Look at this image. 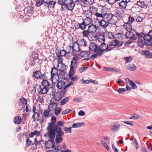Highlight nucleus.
Here are the masks:
<instances>
[{"mask_svg": "<svg viewBox=\"0 0 152 152\" xmlns=\"http://www.w3.org/2000/svg\"><path fill=\"white\" fill-rule=\"evenodd\" d=\"M56 4V2L55 1H49L48 3V4L49 6H52V7L54 8V6L55 5V4Z\"/></svg>", "mask_w": 152, "mask_h": 152, "instance_id": "nucleus-62", "label": "nucleus"}, {"mask_svg": "<svg viewBox=\"0 0 152 152\" xmlns=\"http://www.w3.org/2000/svg\"><path fill=\"white\" fill-rule=\"evenodd\" d=\"M54 144V140L53 139H51L45 142V146L47 148H54L55 146Z\"/></svg>", "mask_w": 152, "mask_h": 152, "instance_id": "nucleus-8", "label": "nucleus"}, {"mask_svg": "<svg viewBox=\"0 0 152 152\" xmlns=\"http://www.w3.org/2000/svg\"><path fill=\"white\" fill-rule=\"evenodd\" d=\"M129 84L132 86L133 89H135L137 88L136 85L132 80L130 81V83H129Z\"/></svg>", "mask_w": 152, "mask_h": 152, "instance_id": "nucleus-60", "label": "nucleus"}, {"mask_svg": "<svg viewBox=\"0 0 152 152\" xmlns=\"http://www.w3.org/2000/svg\"><path fill=\"white\" fill-rule=\"evenodd\" d=\"M14 122L15 124H19L21 122V119L20 116H16L14 118Z\"/></svg>", "mask_w": 152, "mask_h": 152, "instance_id": "nucleus-25", "label": "nucleus"}, {"mask_svg": "<svg viewBox=\"0 0 152 152\" xmlns=\"http://www.w3.org/2000/svg\"><path fill=\"white\" fill-rule=\"evenodd\" d=\"M74 71H69V78L72 81H75L77 80V76L72 77L74 75Z\"/></svg>", "mask_w": 152, "mask_h": 152, "instance_id": "nucleus-22", "label": "nucleus"}, {"mask_svg": "<svg viewBox=\"0 0 152 152\" xmlns=\"http://www.w3.org/2000/svg\"><path fill=\"white\" fill-rule=\"evenodd\" d=\"M41 86L37 84L35 85L34 87V90L35 93H37L38 94H39Z\"/></svg>", "mask_w": 152, "mask_h": 152, "instance_id": "nucleus-29", "label": "nucleus"}, {"mask_svg": "<svg viewBox=\"0 0 152 152\" xmlns=\"http://www.w3.org/2000/svg\"><path fill=\"white\" fill-rule=\"evenodd\" d=\"M58 69L54 66L52 68L51 71L50 73L51 74V79L52 80V82L53 83H55V81H53V77L55 75H57L58 74Z\"/></svg>", "mask_w": 152, "mask_h": 152, "instance_id": "nucleus-11", "label": "nucleus"}, {"mask_svg": "<svg viewBox=\"0 0 152 152\" xmlns=\"http://www.w3.org/2000/svg\"><path fill=\"white\" fill-rule=\"evenodd\" d=\"M145 34L143 33V32H142L141 33L136 32L135 36L137 37V39H138V38H140V39H143V36Z\"/></svg>", "mask_w": 152, "mask_h": 152, "instance_id": "nucleus-44", "label": "nucleus"}, {"mask_svg": "<svg viewBox=\"0 0 152 152\" xmlns=\"http://www.w3.org/2000/svg\"><path fill=\"white\" fill-rule=\"evenodd\" d=\"M33 75L34 77L37 79H39L40 78L41 72L39 71H36L33 72Z\"/></svg>", "mask_w": 152, "mask_h": 152, "instance_id": "nucleus-31", "label": "nucleus"}, {"mask_svg": "<svg viewBox=\"0 0 152 152\" xmlns=\"http://www.w3.org/2000/svg\"><path fill=\"white\" fill-rule=\"evenodd\" d=\"M127 3L125 1L122 0L119 4V7L121 8L122 10L125 9L127 6Z\"/></svg>", "mask_w": 152, "mask_h": 152, "instance_id": "nucleus-23", "label": "nucleus"}, {"mask_svg": "<svg viewBox=\"0 0 152 152\" xmlns=\"http://www.w3.org/2000/svg\"><path fill=\"white\" fill-rule=\"evenodd\" d=\"M91 13L90 11H87L86 14V18L83 19V21L87 26L91 24L92 22V19L89 17L91 16Z\"/></svg>", "mask_w": 152, "mask_h": 152, "instance_id": "nucleus-4", "label": "nucleus"}, {"mask_svg": "<svg viewBox=\"0 0 152 152\" xmlns=\"http://www.w3.org/2000/svg\"><path fill=\"white\" fill-rule=\"evenodd\" d=\"M78 24L79 26L77 27V28H76L77 29L80 28L82 30H84L86 28V26H87L83 21L82 23H79Z\"/></svg>", "mask_w": 152, "mask_h": 152, "instance_id": "nucleus-30", "label": "nucleus"}, {"mask_svg": "<svg viewBox=\"0 0 152 152\" xmlns=\"http://www.w3.org/2000/svg\"><path fill=\"white\" fill-rule=\"evenodd\" d=\"M48 91H49V90H51L52 94H55L56 91V90L55 88L54 87H53L52 85H51V86L48 88Z\"/></svg>", "mask_w": 152, "mask_h": 152, "instance_id": "nucleus-56", "label": "nucleus"}, {"mask_svg": "<svg viewBox=\"0 0 152 152\" xmlns=\"http://www.w3.org/2000/svg\"><path fill=\"white\" fill-rule=\"evenodd\" d=\"M66 91V90H64L62 92H56V95L53 96V98L54 99L55 101H59L63 97Z\"/></svg>", "mask_w": 152, "mask_h": 152, "instance_id": "nucleus-7", "label": "nucleus"}, {"mask_svg": "<svg viewBox=\"0 0 152 152\" xmlns=\"http://www.w3.org/2000/svg\"><path fill=\"white\" fill-rule=\"evenodd\" d=\"M58 3L61 5V10H63L64 8L66 7V6L63 4V1L62 0H58Z\"/></svg>", "mask_w": 152, "mask_h": 152, "instance_id": "nucleus-43", "label": "nucleus"}, {"mask_svg": "<svg viewBox=\"0 0 152 152\" xmlns=\"http://www.w3.org/2000/svg\"><path fill=\"white\" fill-rule=\"evenodd\" d=\"M96 54H93L91 56V59L94 58H96L97 56H100L102 54L101 52H100L99 51H98L97 52H96Z\"/></svg>", "mask_w": 152, "mask_h": 152, "instance_id": "nucleus-38", "label": "nucleus"}, {"mask_svg": "<svg viewBox=\"0 0 152 152\" xmlns=\"http://www.w3.org/2000/svg\"><path fill=\"white\" fill-rule=\"evenodd\" d=\"M48 91V89L47 88H45L44 87H43V88H42V87L41 86L40 89V90L39 94L41 93L42 94H45L47 93Z\"/></svg>", "mask_w": 152, "mask_h": 152, "instance_id": "nucleus-36", "label": "nucleus"}, {"mask_svg": "<svg viewBox=\"0 0 152 152\" xmlns=\"http://www.w3.org/2000/svg\"><path fill=\"white\" fill-rule=\"evenodd\" d=\"M98 41L101 43L104 42L105 40V37L104 35L102 34L99 35L97 37Z\"/></svg>", "mask_w": 152, "mask_h": 152, "instance_id": "nucleus-24", "label": "nucleus"}, {"mask_svg": "<svg viewBox=\"0 0 152 152\" xmlns=\"http://www.w3.org/2000/svg\"><path fill=\"white\" fill-rule=\"evenodd\" d=\"M142 55L145 56V58H152V54L148 50H143L141 52Z\"/></svg>", "mask_w": 152, "mask_h": 152, "instance_id": "nucleus-13", "label": "nucleus"}, {"mask_svg": "<svg viewBox=\"0 0 152 152\" xmlns=\"http://www.w3.org/2000/svg\"><path fill=\"white\" fill-rule=\"evenodd\" d=\"M90 33L89 32L88 29L87 30H83L82 32V34L83 35V36L84 37H88L89 34Z\"/></svg>", "mask_w": 152, "mask_h": 152, "instance_id": "nucleus-52", "label": "nucleus"}, {"mask_svg": "<svg viewBox=\"0 0 152 152\" xmlns=\"http://www.w3.org/2000/svg\"><path fill=\"white\" fill-rule=\"evenodd\" d=\"M120 128V125L118 122H116L113 124L111 130L114 132H115L118 130Z\"/></svg>", "mask_w": 152, "mask_h": 152, "instance_id": "nucleus-15", "label": "nucleus"}, {"mask_svg": "<svg viewBox=\"0 0 152 152\" xmlns=\"http://www.w3.org/2000/svg\"><path fill=\"white\" fill-rule=\"evenodd\" d=\"M66 52L65 50L64 49L59 50L58 51L57 53H56L57 55L60 56H65L66 54Z\"/></svg>", "mask_w": 152, "mask_h": 152, "instance_id": "nucleus-28", "label": "nucleus"}, {"mask_svg": "<svg viewBox=\"0 0 152 152\" xmlns=\"http://www.w3.org/2000/svg\"><path fill=\"white\" fill-rule=\"evenodd\" d=\"M47 77L46 75L45 72H44V73L42 74L41 73V75H40V78L42 79L43 80H45V79H47Z\"/></svg>", "mask_w": 152, "mask_h": 152, "instance_id": "nucleus-59", "label": "nucleus"}, {"mask_svg": "<svg viewBox=\"0 0 152 152\" xmlns=\"http://www.w3.org/2000/svg\"><path fill=\"white\" fill-rule=\"evenodd\" d=\"M120 42V41L117 39L113 40L109 42V45L110 46L120 47L122 45V44H121Z\"/></svg>", "mask_w": 152, "mask_h": 152, "instance_id": "nucleus-12", "label": "nucleus"}, {"mask_svg": "<svg viewBox=\"0 0 152 152\" xmlns=\"http://www.w3.org/2000/svg\"><path fill=\"white\" fill-rule=\"evenodd\" d=\"M51 110L48 109V110H46L44 111V115L45 117L47 118L49 117V114L50 113V112Z\"/></svg>", "mask_w": 152, "mask_h": 152, "instance_id": "nucleus-42", "label": "nucleus"}, {"mask_svg": "<svg viewBox=\"0 0 152 152\" xmlns=\"http://www.w3.org/2000/svg\"><path fill=\"white\" fill-rule=\"evenodd\" d=\"M60 65L61 66L59 68L60 71H65L66 68V66L63 63H60Z\"/></svg>", "mask_w": 152, "mask_h": 152, "instance_id": "nucleus-47", "label": "nucleus"}, {"mask_svg": "<svg viewBox=\"0 0 152 152\" xmlns=\"http://www.w3.org/2000/svg\"><path fill=\"white\" fill-rule=\"evenodd\" d=\"M126 38L134 40L137 39V37L131 31H128L126 33Z\"/></svg>", "mask_w": 152, "mask_h": 152, "instance_id": "nucleus-6", "label": "nucleus"}, {"mask_svg": "<svg viewBox=\"0 0 152 152\" xmlns=\"http://www.w3.org/2000/svg\"><path fill=\"white\" fill-rule=\"evenodd\" d=\"M34 1L36 3V6L38 7H40L43 4L45 3L44 0H35Z\"/></svg>", "mask_w": 152, "mask_h": 152, "instance_id": "nucleus-39", "label": "nucleus"}, {"mask_svg": "<svg viewBox=\"0 0 152 152\" xmlns=\"http://www.w3.org/2000/svg\"><path fill=\"white\" fill-rule=\"evenodd\" d=\"M123 12V11H122V12L118 10L116 11L115 13V15L116 17L118 18L121 19L124 16Z\"/></svg>", "mask_w": 152, "mask_h": 152, "instance_id": "nucleus-26", "label": "nucleus"}, {"mask_svg": "<svg viewBox=\"0 0 152 152\" xmlns=\"http://www.w3.org/2000/svg\"><path fill=\"white\" fill-rule=\"evenodd\" d=\"M42 85L43 86V87H44L48 89L52 85L51 84H49L48 81L46 79H45V80L42 81Z\"/></svg>", "mask_w": 152, "mask_h": 152, "instance_id": "nucleus-19", "label": "nucleus"}, {"mask_svg": "<svg viewBox=\"0 0 152 152\" xmlns=\"http://www.w3.org/2000/svg\"><path fill=\"white\" fill-rule=\"evenodd\" d=\"M97 27L96 25L91 24L88 26V30L90 33H94L97 29Z\"/></svg>", "mask_w": 152, "mask_h": 152, "instance_id": "nucleus-17", "label": "nucleus"}, {"mask_svg": "<svg viewBox=\"0 0 152 152\" xmlns=\"http://www.w3.org/2000/svg\"><path fill=\"white\" fill-rule=\"evenodd\" d=\"M77 57L76 56H74L73 57L72 60L71 61V64L70 66V69L69 71H74V70L76 69L77 68Z\"/></svg>", "mask_w": 152, "mask_h": 152, "instance_id": "nucleus-3", "label": "nucleus"}, {"mask_svg": "<svg viewBox=\"0 0 152 152\" xmlns=\"http://www.w3.org/2000/svg\"><path fill=\"white\" fill-rule=\"evenodd\" d=\"M65 83L63 80H60L56 84L57 87L59 89H62L64 88Z\"/></svg>", "mask_w": 152, "mask_h": 152, "instance_id": "nucleus-18", "label": "nucleus"}, {"mask_svg": "<svg viewBox=\"0 0 152 152\" xmlns=\"http://www.w3.org/2000/svg\"><path fill=\"white\" fill-rule=\"evenodd\" d=\"M137 5L142 8L145 7L146 6V5L145 4L144 1H138L137 2Z\"/></svg>", "mask_w": 152, "mask_h": 152, "instance_id": "nucleus-41", "label": "nucleus"}, {"mask_svg": "<svg viewBox=\"0 0 152 152\" xmlns=\"http://www.w3.org/2000/svg\"><path fill=\"white\" fill-rule=\"evenodd\" d=\"M124 59L125 60V63H126L131 62L132 60V58L131 56L126 57Z\"/></svg>", "mask_w": 152, "mask_h": 152, "instance_id": "nucleus-50", "label": "nucleus"}, {"mask_svg": "<svg viewBox=\"0 0 152 152\" xmlns=\"http://www.w3.org/2000/svg\"><path fill=\"white\" fill-rule=\"evenodd\" d=\"M139 40L138 41V46L140 48H142L145 45L148 46H149V43L146 42L143 39H142L138 38Z\"/></svg>", "mask_w": 152, "mask_h": 152, "instance_id": "nucleus-14", "label": "nucleus"}, {"mask_svg": "<svg viewBox=\"0 0 152 152\" xmlns=\"http://www.w3.org/2000/svg\"><path fill=\"white\" fill-rule=\"evenodd\" d=\"M54 110H55L54 113L55 115H57L60 113V111H61V108L60 107H56Z\"/></svg>", "mask_w": 152, "mask_h": 152, "instance_id": "nucleus-51", "label": "nucleus"}, {"mask_svg": "<svg viewBox=\"0 0 152 152\" xmlns=\"http://www.w3.org/2000/svg\"><path fill=\"white\" fill-rule=\"evenodd\" d=\"M58 76L61 79H65V71H60Z\"/></svg>", "mask_w": 152, "mask_h": 152, "instance_id": "nucleus-34", "label": "nucleus"}, {"mask_svg": "<svg viewBox=\"0 0 152 152\" xmlns=\"http://www.w3.org/2000/svg\"><path fill=\"white\" fill-rule=\"evenodd\" d=\"M100 25L103 28L107 27L109 24V22L106 21L104 19H102L100 21Z\"/></svg>", "mask_w": 152, "mask_h": 152, "instance_id": "nucleus-21", "label": "nucleus"}, {"mask_svg": "<svg viewBox=\"0 0 152 152\" xmlns=\"http://www.w3.org/2000/svg\"><path fill=\"white\" fill-rule=\"evenodd\" d=\"M75 4L72 1L70 2V3L66 5V8L68 10L72 11L75 7Z\"/></svg>", "mask_w": 152, "mask_h": 152, "instance_id": "nucleus-20", "label": "nucleus"}, {"mask_svg": "<svg viewBox=\"0 0 152 152\" xmlns=\"http://www.w3.org/2000/svg\"><path fill=\"white\" fill-rule=\"evenodd\" d=\"M80 45L77 42H75L73 44L72 46H69V48L71 50H72V52L74 51L75 52H77L80 50Z\"/></svg>", "mask_w": 152, "mask_h": 152, "instance_id": "nucleus-5", "label": "nucleus"}, {"mask_svg": "<svg viewBox=\"0 0 152 152\" xmlns=\"http://www.w3.org/2000/svg\"><path fill=\"white\" fill-rule=\"evenodd\" d=\"M124 27L128 31H131L132 28V25H130L127 23H125V25H124Z\"/></svg>", "mask_w": 152, "mask_h": 152, "instance_id": "nucleus-33", "label": "nucleus"}, {"mask_svg": "<svg viewBox=\"0 0 152 152\" xmlns=\"http://www.w3.org/2000/svg\"><path fill=\"white\" fill-rule=\"evenodd\" d=\"M36 110V107L35 106H34L33 107L32 111L34 113L32 115V117L33 118V121H36V118L35 117V116L36 115V113H37V112H35Z\"/></svg>", "mask_w": 152, "mask_h": 152, "instance_id": "nucleus-46", "label": "nucleus"}, {"mask_svg": "<svg viewBox=\"0 0 152 152\" xmlns=\"http://www.w3.org/2000/svg\"><path fill=\"white\" fill-rule=\"evenodd\" d=\"M54 152H64V151L61 150V149L57 148L56 146V145L54 147Z\"/></svg>", "mask_w": 152, "mask_h": 152, "instance_id": "nucleus-63", "label": "nucleus"}, {"mask_svg": "<svg viewBox=\"0 0 152 152\" xmlns=\"http://www.w3.org/2000/svg\"><path fill=\"white\" fill-rule=\"evenodd\" d=\"M89 50L91 51H94V52L98 51V46L97 44L93 42H91L89 47Z\"/></svg>", "mask_w": 152, "mask_h": 152, "instance_id": "nucleus-9", "label": "nucleus"}, {"mask_svg": "<svg viewBox=\"0 0 152 152\" xmlns=\"http://www.w3.org/2000/svg\"><path fill=\"white\" fill-rule=\"evenodd\" d=\"M35 58L33 59V60H31L29 62V64L31 66H34L35 65V61L36 60H39L38 59V56L37 54H35Z\"/></svg>", "mask_w": 152, "mask_h": 152, "instance_id": "nucleus-27", "label": "nucleus"}, {"mask_svg": "<svg viewBox=\"0 0 152 152\" xmlns=\"http://www.w3.org/2000/svg\"><path fill=\"white\" fill-rule=\"evenodd\" d=\"M101 143V144L107 150H108L109 149V147L107 145V143L103 140H101L100 141Z\"/></svg>", "mask_w": 152, "mask_h": 152, "instance_id": "nucleus-48", "label": "nucleus"}, {"mask_svg": "<svg viewBox=\"0 0 152 152\" xmlns=\"http://www.w3.org/2000/svg\"><path fill=\"white\" fill-rule=\"evenodd\" d=\"M68 97H66L62 99L60 102V105L62 106L65 104L68 101Z\"/></svg>", "mask_w": 152, "mask_h": 152, "instance_id": "nucleus-45", "label": "nucleus"}, {"mask_svg": "<svg viewBox=\"0 0 152 152\" xmlns=\"http://www.w3.org/2000/svg\"><path fill=\"white\" fill-rule=\"evenodd\" d=\"M143 39L145 41L151 42L152 40V30L150 31L148 34H145L143 36Z\"/></svg>", "mask_w": 152, "mask_h": 152, "instance_id": "nucleus-10", "label": "nucleus"}, {"mask_svg": "<svg viewBox=\"0 0 152 152\" xmlns=\"http://www.w3.org/2000/svg\"><path fill=\"white\" fill-rule=\"evenodd\" d=\"M140 117V116L138 114H134L129 118L131 119H139Z\"/></svg>", "mask_w": 152, "mask_h": 152, "instance_id": "nucleus-54", "label": "nucleus"}, {"mask_svg": "<svg viewBox=\"0 0 152 152\" xmlns=\"http://www.w3.org/2000/svg\"><path fill=\"white\" fill-rule=\"evenodd\" d=\"M113 49L112 48H109L108 44L104 42L101 43V44L99 46L98 48V51L101 52L102 54L103 52L105 50L108 51L112 50Z\"/></svg>", "mask_w": 152, "mask_h": 152, "instance_id": "nucleus-2", "label": "nucleus"}, {"mask_svg": "<svg viewBox=\"0 0 152 152\" xmlns=\"http://www.w3.org/2000/svg\"><path fill=\"white\" fill-rule=\"evenodd\" d=\"M125 91V89L123 88H119L118 90V92L121 94H123Z\"/></svg>", "mask_w": 152, "mask_h": 152, "instance_id": "nucleus-64", "label": "nucleus"}, {"mask_svg": "<svg viewBox=\"0 0 152 152\" xmlns=\"http://www.w3.org/2000/svg\"><path fill=\"white\" fill-rule=\"evenodd\" d=\"M137 68L136 66L134 64L133 65H130L127 67V69L130 71H134Z\"/></svg>", "mask_w": 152, "mask_h": 152, "instance_id": "nucleus-40", "label": "nucleus"}, {"mask_svg": "<svg viewBox=\"0 0 152 152\" xmlns=\"http://www.w3.org/2000/svg\"><path fill=\"white\" fill-rule=\"evenodd\" d=\"M134 20V18L133 17H132L131 16H130L129 17L128 22L127 23L129 24L130 25H132V23Z\"/></svg>", "mask_w": 152, "mask_h": 152, "instance_id": "nucleus-55", "label": "nucleus"}, {"mask_svg": "<svg viewBox=\"0 0 152 152\" xmlns=\"http://www.w3.org/2000/svg\"><path fill=\"white\" fill-rule=\"evenodd\" d=\"M71 128L72 127H69V128L65 127L64 128V130L67 133H71L72 132Z\"/></svg>", "mask_w": 152, "mask_h": 152, "instance_id": "nucleus-57", "label": "nucleus"}, {"mask_svg": "<svg viewBox=\"0 0 152 152\" xmlns=\"http://www.w3.org/2000/svg\"><path fill=\"white\" fill-rule=\"evenodd\" d=\"M20 103H22L23 104H26L27 103V101L26 99L24 98H22L20 99Z\"/></svg>", "mask_w": 152, "mask_h": 152, "instance_id": "nucleus-58", "label": "nucleus"}, {"mask_svg": "<svg viewBox=\"0 0 152 152\" xmlns=\"http://www.w3.org/2000/svg\"><path fill=\"white\" fill-rule=\"evenodd\" d=\"M113 17V15L112 14H104L103 18L104 20L107 21L111 22L112 20V18Z\"/></svg>", "mask_w": 152, "mask_h": 152, "instance_id": "nucleus-16", "label": "nucleus"}, {"mask_svg": "<svg viewBox=\"0 0 152 152\" xmlns=\"http://www.w3.org/2000/svg\"><path fill=\"white\" fill-rule=\"evenodd\" d=\"M106 36L109 39H112L114 37V35L113 33L107 32L106 33Z\"/></svg>", "mask_w": 152, "mask_h": 152, "instance_id": "nucleus-37", "label": "nucleus"}, {"mask_svg": "<svg viewBox=\"0 0 152 152\" xmlns=\"http://www.w3.org/2000/svg\"><path fill=\"white\" fill-rule=\"evenodd\" d=\"M62 56H57V58H56V59H57L58 60V63H63L62 62L63 60V58H62Z\"/></svg>", "mask_w": 152, "mask_h": 152, "instance_id": "nucleus-53", "label": "nucleus"}, {"mask_svg": "<svg viewBox=\"0 0 152 152\" xmlns=\"http://www.w3.org/2000/svg\"><path fill=\"white\" fill-rule=\"evenodd\" d=\"M39 143V142L37 140V139L36 138H35L34 139V143L32 144V146L33 147V148H32L33 149H35L36 148H37V145Z\"/></svg>", "mask_w": 152, "mask_h": 152, "instance_id": "nucleus-49", "label": "nucleus"}, {"mask_svg": "<svg viewBox=\"0 0 152 152\" xmlns=\"http://www.w3.org/2000/svg\"><path fill=\"white\" fill-rule=\"evenodd\" d=\"M51 122L48 123L46 128L47 132L44 134V136L50 139H54L55 136L56 144L61 142L63 140L62 137L64 134L60 126L55 124L56 118L55 116H52L51 118Z\"/></svg>", "mask_w": 152, "mask_h": 152, "instance_id": "nucleus-1", "label": "nucleus"}, {"mask_svg": "<svg viewBox=\"0 0 152 152\" xmlns=\"http://www.w3.org/2000/svg\"><path fill=\"white\" fill-rule=\"evenodd\" d=\"M84 123L83 122L77 123L72 124V128H77L84 125Z\"/></svg>", "mask_w": 152, "mask_h": 152, "instance_id": "nucleus-35", "label": "nucleus"}, {"mask_svg": "<svg viewBox=\"0 0 152 152\" xmlns=\"http://www.w3.org/2000/svg\"><path fill=\"white\" fill-rule=\"evenodd\" d=\"M79 44L80 45L85 47L87 45V42L84 39H82L79 40Z\"/></svg>", "mask_w": 152, "mask_h": 152, "instance_id": "nucleus-32", "label": "nucleus"}, {"mask_svg": "<svg viewBox=\"0 0 152 152\" xmlns=\"http://www.w3.org/2000/svg\"><path fill=\"white\" fill-rule=\"evenodd\" d=\"M133 144L135 146L136 149L138 148V143L137 142V140L136 139H134V141L133 142Z\"/></svg>", "mask_w": 152, "mask_h": 152, "instance_id": "nucleus-61", "label": "nucleus"}]
</instances>
